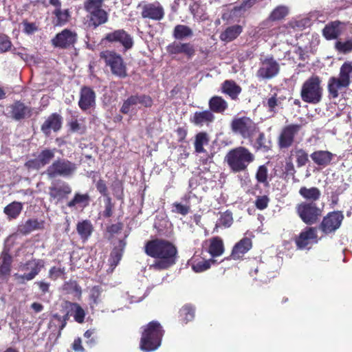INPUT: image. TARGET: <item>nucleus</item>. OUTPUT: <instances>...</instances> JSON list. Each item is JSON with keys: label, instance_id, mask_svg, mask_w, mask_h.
<instances>
[{"label": "nucleus", "instance_id": "obj_35", "mask_svg": "<svg viewBox=\"0 0 352 352\" xmlns=\"http://www.w3.org/2000/svg\"><path fill=\"white\" fill-rule=\"evenodd\" d=\"M208 252L214 258L220 256L224 252L225 248L223 239L220 236H214L210 240Z\"/></svg>", "mask_w": 352, "mask_h": 352}, {"label": "nucleus", "instance_id": "obj_25", "mask_svg": "<svg viewBox=\"0 0 352 352\" xmlns=\"http://www.w3.org/2000/svg\"><path fill=\"white\" fill-rule=\"evenodd\" d=\"M80 109L85 111L96 104V93L92 88L88 86H82L80 91L78 100Z\"/></svg>", "mask_w": 352, "mask_h": 352}, {"label": "nucleus", "instance_id": "obj_19", "mask_svg": "<svg viewBox=\"0 0 352 352\" xmlns=\"http://www.w3.org/2000/svg\"><path fill=\"white\" fill-rule=\"evenodd\" d=\"M252 247L253 243L252 239L244 236L234 244L230 256L225 258V259L242 261L244 259L245 254L248 253Z\"/></svg>", "mask_w": 352, "mask_h": 352}, {"label": "nucleus", "instance_id": "obj_43", "mask_svg": "<svg viewBox=\"0 0 352 352\" xmlns=\"http://www.w3.org/2000/svg\"><path fill=\"white\" fill-rule=\"evenodd\" d=\"M209 141V135L206 132L201 131L197 133L194 142L195 153H201L206 152V149L204 148V146L208 144Z\"/></svg>", "mask_w": 352, "mask_h": 352}, {"label": "nucleus", "instance_id": "obj_5", "mask_svg": "<svg viewBox=\"0 0 352 352\" xmlns=\"http://www.w3.org/2000/svg\"><path fill=\"white\" fill-rule=\"evenodd\" d=\"M77 168L78 166L75 162L66 158L58 157L47 166L45 174L50 179L58 177L70 178L76 173Z\"/></svg>", "mask_w": 352, "mask_h": 352}, {"label": "nucleus", "instance_id": "obj_61", "mask_svg": "<svg viewBox=\"0 0 352 352\" xmlns=\"http://www.w3.org/2000/svg\"><path fill=\"white\" fill-rule=\"evenodd\" d=\"M270 202V198L267 195L258 196L254 202L256 208L260 210H263L267 208Z\"/></svg>", "mask_w": 352, "mask_h": 352}, {"label": "nucleus", "instance_id": "obj_31", "mask_svg": "<svg viewBox=\"0 0 352 352\" xmlns=\"http://www.w3.org/2000/svg\"><path fill=\"white\" fill-rule=\"evenodd\" d=\"M310 157L316 164L325 167L330 164L334 155L328 151H316L312 153Z\"/></svg>", "mask_w": 352, "mask_h": 352}, {"label": "nucleus", "instance_id": "obj_15", "mask_svg": "<svg viewBox=\"0 0 352 352\" xmlns=\"http://www.w3.org/2000/svg\"><path fill=\"white\" fill-rule=\"evenodd\" d=\"M343 219L344 215L341 211L330 212L323 217L318 229L324 234L333 233L340 227Z\"/></svg>", "mask_w": 352, "mask_h": 352}, {"label": "nucleus", "instance_id": "obj_63", "mask_svg": "<svg viewBox=\"0 0 352 352\" xmlns=\"http://www.w3.org/2000/svg\"><path fill=\"white\" fill-rule=\"evenodd\" d=\"M96 188L98 192L104 197V198H107L109 196L108 187L107 186V183L104 179H100L96 184Z\"/></svg>", "mask_w": 352, "mask_h": 352}, {"label": "nucleus", "instance_id": "obj_6", "mask_svg": "<svg viewBox=\"0 0 352 352\" xmlns=\"http://www.w3.org/2000/svg\"><path fill=\"white\" fill-rule=\"evenodd\" d=\"M321 82V78L317 75H312L304 82L300 96L305 102L316 104L321 101L323 91Z\"/></svg>", "mask_w": 352, "mask_h": 352}, {"label": "nucleus", "instance_id": "obj_27", "mask_svg": "<svg viewBox=\"0 0 352 352\" xmlns=\"http://www.w3.org/2000/svg\"><path fill=\"white\" fill-rule=\"evenodd\" d=\"M62 117L57 113L50 115L41 126V131L46 135L50 134L51 130L58 131L62 127Z\"/></svg>", "mask_w": 352, "mask_h": 352}, {"label": "nucleus", "instance_id": "obj_8", "mask_svg": "<svg viewBox=\"0 0 352 352\" xmlns=\"http://www.w3.org/2000/svg\"><path fill=\"white\" fill-rule=\"evenodd\" d=\"M100 58L110 67L113 75L121 79L128 76L126 65L120 54L113 50H104L100 53Z\"/></svg>", "mask_w": 352, "mask_h": 352}, {"label": "nucleus", "instance_id": "obj_41", "mask_svg": "<svg viewBox=\"0 0 352 352\" xmlns=\"http://www.w3.org/2000/svg\"><path fill=\"white\" fill-rule=\"evenodd\" d=\"M23 210V204L19 201H12L3 208V212L9 219H16Z\"/></svg>", "mask_w": 352, "mask_h": 352}, {"label": "nucleus", "instance_id": "obj_32", "mask_svg": "<svg viewBox=\"0 0 352 352\" xmlns=\"http://www.w3.org/2000/svg\"><path fill=\"white\" fill-rule=\"evenodd\" d=\"M243 27L240 25H233L227 27L219 36L221 41L230 43L235 40L243 32Z\"/></svg>", "mask_w": 352, "mask_h": 352}, {"label": "nucleus", "instance_id": "obj_40", "mask_svg": "<svg viewBox=\"0 0 352 352\" xmlns=\"http://www.w3.org/2000/svg\"><path fill=\"white\" fill-rule=\"evenodd\" d=\"M298 192L307 201L316 202L320 199L321 195L320 190L316 187L308 188L305 186H302Z\"/></svg>", "mask_w": 352, "mask_h": 352}, {"label": "nucleus", "instance_id": "obj_64", "mask_svg": "<svg viewBox=\"0 0 352 352\" xmlns=\"http://www.w3.org/2000/svg\"><path fill=\"white\" fill-rule=\"evenodd\" d=\"M138 104L143 105L145 107H151L153 104V100L152 98L148 95L141 94L138 95Z\"/></svg>", "mask_w": 352, "mask_h": 352}, {"label": "nucleus", "instance_id": "obj_58", "mask_svg": "<svg viewBox=\"0 0 352 352\" xmlns=\"http://www.w3.org/2000/svg\"><path fill=\"white\" fill-rule=\"evenodd\" d=\"M258 1V0H242L239 6L233 8L232 12L246 11L252 8Z\"/></svg>", "mask_w": 352, "mask_h": 352}, {"label": "nucleus", "instance_id": "obj_46", "mask_svg": "<svg viewBox=\"0 0 352 352\" xmlns=\"http://www.w3.org/2000/svg\"><path fill=\"white\" fill-rule=\"evenodd\" d=\"M71 316L69 309H67L66 314L64 316H60L58 314H55L52 316V318L49 323V327L52 328L53 326H58L59 334L60 331L65 328L67 324V321L69 319V316Z\"/></svg>", "mask_w": 352, "mask_h": 352}, {"label": "nucleus", "instance_id": "obj_26", "mask_svg": "<svg viewBox=\"0 0 352 352\" xmlns=\"http://www.w3.org/2000/svg\"><path fill=\"white\" fill-rule=\"evenodd\" d=\"M13 258L9 250H3L0 254V280H8L12 271Z\"/></svg>", "mask_w": 352, "mask_h": 352}, {"label": "nucleus", "instance_id": "obj_42", "mask_svg": "<svg viewBox=\"0 0 352 352\" xmlns=\"http://www.w3.org/2000/svg\"><path fill=\"white\" fill-rule=\"evenodd\" d=\"M90 201V197L88 193L81 194L80 192H76L74 197L67 203V206L73 208L77 205H79L83 208L87 206Z\"/></svg>", "mask_w": 352, "mask_h": 352}, {"label": "nucleus", "instance_id": "obj_49", "mask_svg": "<svg viewBox=\"0 0 352 352\" xmlns=\"http://www.w3.org/2000/svg\"><path fill=\"white\" fill-rule=\"evenodd\" d=\"M288 14V9L283 6L276 7L270 13L268 20L270 21H276L283 19Z\"/></svg>", "mask_w": 352, "mask_h": 352}, {"label": "nucleus", "instance_id": "obj_34", "mask_svg": "<svg viewBox=\"0 0 352 352\" xmlns=\"http://www.w3.org/2000/svg\"><path fill=\"white\" fill-rule=\"evenodd\" d=\"M65 308L67 309H69L71 316L74 317V319L76 322L80 324L84 322L86 314L85 310L78 303L66 301Z\"/></svg>", "mask_w": 352, "mask_h": 352}, {"label": "nucleus", "instance_id": "obj_56", "mask_svg": "<svg viewBox=\"0 0 352 352\" xmlns=\"http://www.w3.org/2000/svg\"><path fill=\"white\" fill-rule=\"evenodd\" d=\"M104 210L102 212V216L104 218H109L113 215L114 204L111 197L104 198Z\"/></svg>", "mask_w": 352, "mask_h": 352}, {"label": "nucleus", "instance_id": "obj_54", "mask_svg": "<svg viewBox=\"0 0 352 352\" xmlns=\"http://www.w3.org/2000/svg\"><path fill=\"white\" fill-rule=\"evenodd\" d=\"M336 50L342 54H349L352 52V39L346 41H338L335 43Z\"/></svg>", "mask_w": 352, "mask_h": 352}, {"label": "nucleus", "instance_id": "obj_16", "mask_svg": "<svg viewBox=\"0 0 352 352\" xmlns=\"http://www.w3.org/2000/svg\"><path fill=\"white\" fill-rule=\"evenodd\" d=\"M72 188L66 182L58 179L53 182L49 187V196L51 201H61L68 198Z\"/></svg>", "mask_w": 352, "mask_h": 352}, {"label": "nucleus", "instance_id": "obj_20", "mask_svg": "<svg viewBox=\"0 0 352 352\" xmlns=\"http://www.w3.org/2000/svg\"><path fill=\"white\" fill-rule=\"evenodd\" d=\"M103 41L109 43H120L126 50L131 49L133 45L132 36L122 29L114 30L107 33Z\"/></svg>", "mask_w": 352, "mask_h": 352}, {"label": "nucleus", "instance_id": "obj_55", "mask_svg": "<svg viewBox=\"0 0 352 352\" xmlns=\"http://www.w3.org/2000/svg\"><path fill=\"white\" fill-rule=\"evenodd\" d=\"M104 0H85L83 3L84 9L87 12L98 10L102 8Z\"/></svg>", "mask_w": 352, "mask_h": 352}, {"label": "nucleus", "instance_id": "obj_29", "mask_svg": "<svg viewBox=\"0 0 352 352\" xmlns=\"http://www.w3.org/2000/svg\"><path fill=\"white\" fill-rule=\"evenodd\" d=\"M45 221L37 219H29L25 223L19 226L18 231L23 235H27L34 230H43Z\"/></svg>", "mask_w": 352, "mask_h": 352}, {"label": "nucleus", "instance_id": "obj_21", "mask_svg": "<svg viewBox=\"0 0 352 352\" xmlns=\"http://www.w3.org/2000/svg\"><path fill=\"white\" fill-rule=\"evenodd\" d=\"M166 52L170 55L184 54L190 59L195 55L196 50L195 45L189 42L173 41L167 45Z\"/></svg>", "mask_w": 352, "mask_h": 352}, {"label": "nucleus", "instance_id": "obj_11", "mask_svg": "<svg viewBox=\"0 0 352 352\" xmlns=\"http://www.w3.org/2000/svg\"><path fill=\"white\" fill-rule=\"evenodd\" d=\"M138 8L140 10L142 19L144 20L160 21L164 19L165 9L158 1H143L138 5Z\"/></svg>", "mask_w": 352, "mask_h": 352}, {"label": "nucleus", "instance_id": "obj_22", "mask_svg": "<svg viewBox=\"0 0 352 352\" xmlns=\"http://www.w3.org/2000/svg\"><path fill=\"white\" fill-rule=\"evenodd\" d=\"M255 138L249 140L255 152L268 153L272 148V141L270 135H266L265 132L261 131L256 133Z\"/></svg>", "mask_w": 352, "mask_h": 352}, {"label": "nucleus", "instance_id": "obj_30", "mask_svg": "<svg viewBox=\"0 0 352 352\" xmlns=\"http://www.w3.org/2000/svg\"><path fill=\"white\" fill-rule=\"evenodd\" d=\"M126 242L125 239H120L118 245L114 247L110 253L109 263L112 269H114L120 263L122 259Z\"/></svg>", "mask_w": 352, "mask_h": 352}, {"label": "nucleus", "instance_id": "obj_57", "mask_svg": "<svg viewBox=\"0 0 352 352\" xmlns=\"http://www.w3.org/2000/svg\"><path fill=\"white\" fill-rule=\"evenodd\" d=\"M65 274V267H56L55 266H53L49 270L48 277L52 280H56L58 278H60L62 276H64Z\"/></svg>", "mask_w": 352, "mask_h": 352}, {"label": "nucleus", "instance_id": "obj_62", "mask_svg": "<svg viewBox=\"0 0 352 352\" xmlns=\"http://www.w3.org/2000/svg\"><path fill=\"white\" fill-rule=\"evenodd\" d=\"M280 101L277 98V94H274L271 97L267 99L266 103L263 102L264 106H266L270 112H275V108L278 105Z\"/></svg>", "mask_w": 352, "mask_h": 352}, {"label": "nucleus", "instance_id": "obj_52", "mask_svg": "<svg viewBox=\"0 0 352 352\" xmlns=\"http://www.w3.org/2000/svg\"><path fill=\"white\" fill-rule=\"evenodd\" d=\"M220 217L219 219V224L224 228H230L233 223L232 212L227 210L223 212H220Z\"/></svg>", "mask_w": 352, "mask_h": 352}, {"label": "nucleus", "instance_id": "obj_47", "mask_svg": "<svg viewBox=\"0 0 352 352\" xmlns=\"http://www.w3.org/2000/svg\"><path fill=\"white\" fill-rule=\"evenodd\" d=\"M52 14L55 16L56 19L54 21L55 25H63L66 24L70 18V12L69 9L61 10L55 9Z\"/></svg>", "mask_w": 352, "mask_h": 352}, {"label": "nucleus", "instance_id": "obj_51", "mask_svg": "<svg viewBox=\"0 0 352 352\" xmlns=\"http://www.w3.org/2000/svg\"><path fill=\"white\" fill-rule=\"evenodd\" d=\"M291 153L296 156L298 167L305 166L309 161L308 154L302 148H295L291 151Z\"/></svg>", "mask_w": 352, "mask_h": 352}, {"label": "nucleus", "instance_id": "obj_28", "mask_svg": "<svg viewBox=\"0 0 352 352\" xmlns=\"http://www.w3.org/2000/svg\"><path fill=\"white\" fill-rule=\"evenodd\" d=\"M214 115L209 110L195 111L190 118V122L197 126H208L214 122Z\"/></svg>", "mask_w": 352, "mask_h": 352}, {"label": "nucleus", "instance_id": "obj_4", "mask_svg": "<svg viewBox=\"0 0 352 352\" xmlns=\"http://www.w3.org/2000/svg\"><path fill=\"white\" fill-rule=\"evenodd\" d=\"M352 78V61H345L340 68L339 76H331L327 83L329 97L337 98L339 91L349 87Z\"/></svg>", "mask_w": 352, "mask_h": 352}, {"label": "nucleus", "instance_id": "obj_44", "mask_svg": "<svg viewBox=\"0 0 352 352\" xmlns=\"http://www.w3.org/2000/svg\"><path fill=\"white\" fill-rule=\"evenodd\" d=\"M193 35L192 30L186 25H177L175 26L173 36L178 41L183 40L186 38L192 37Z\"/></svg>", "mask_w": 352, "mask_h": 352}, {"label": "nucleus", "instance_id": "obj_37", "mask_svg": "<svg viewBox=\"0 0 352 352\" xmlns=\"http://www.w3.org/2000/svg\"><path fill=\"white\" fill-rule=\"evenodd\" d=\"M208 107L212 113H223L228 109V104L221 96H214L209 100Z\"/></svg>", "mask_w": 352, "mask_h": 352}, {"label": "nucleus", "instance_id": "obj_50", "mask_svg": "<svg viewBox=\"0 0 352 352\" xmlns=\"http://www.w3.org/2000/svg\"><path fill=\"white\" fill-rule=\"evenodd\" d=\"M255 177L258 183L263 184L265 186H267L269 185L267 179L268 168L265 164L261 165L258 167Z\"/></svg>", "mask_w": 352, "mask_h": 352}, {"label": "nucleus", "instance_id": "obj_3", "mask_svg": "<svg viewBox=\"0 0 352 352\" xmlns=\"http://www.w3.org/2000/svg\"><path fill=\"white\" fill-rule=\"evenodd\" d=\"M254 160V155L248 148L239 146L227 153L224 162L232 173H237L245 171Z\"/></svg>", "mask_w": 352, "mask_h": 352}, {"label": "nucleus", "instance_id": "obj_14", "mask_svg": "<svg viewBox=\"0 0 352 352\" xmlns=\"http://www.w3.org/2000/svg\"><path fill=\"white\" fill-rule=\"evenodd\" d=\"M294 242L298 250L309 249L311 245L318 242L317 228L312 226L305 227L295 236Z\"/></svg>", "mask_w": 352, "mask_h": 352}, {"label": "nucleus", "instance_id": "obj_1", "mask_svg": "<svg viewBox=\"0 0 352 352\" xmlns=\"http://www.w3.org/2000/svg\"><path fill=\"white\" fill-rule=\"evenodd\" d=\"M144 253L155 259L150 269L162 271L169 269L176 264L178 250L176 245L168 240L155 238L146 241Z\"/></svg>", "mask_w": 352, "mask_h": 352}, {"label": "nucleus", "instance_id": "obj_33", "mask_svg": "<svg viewBox=\"0 0 352 352\" xmlns=\"http://www.w3.org/2000/svg\"><path fill=\"white\" fill-rule=\"evenodd\" d=\"M89 14V23L94 28H97L108 21V13L102 8L88 12Z\"/></svg>", "mask_w": 352, "mask_h": 352}, {"label": "nucleus", "instance_id": "obj_48", "mask_svg": "<svg viewBox=\"0 0 352 352\" xmlns=\"http://www.w3.org/2000/svg\"><path fill=\"white\" fill-rule=\"evenodd\" d=\"M179 320L182 324H187L195 318V309L190 305L183 306L179 311Z\"/></svg>", "mask_w": 352, "mask_h": 352}, {"label": "nucleus", "instance_id": "obj_17", "mask_svg": "<svg viewBox=\"0 0 352 352\" xmlns=\"http://www.w3.org/2000/svg\"><path fill=\"white\" fill-rule=\"evenodd\" d=\"M300 124H291L285 126L282 129L278 138V145L280 149L287 148L292 146L295 136L301 129Z\"/></svg>", "mask_w": 352, "mask_h": 352}, {"label": "nucleus", "instance_id": "obj_12", "mask_svg": "<svg viewBox=\"0 0 352 352\" xmlns=\"http://www.w3.org/2000/svg\"><path fill=\"white\" fill-rule=\"evenodd\" d=\"M56 148H45L38 152L37 155L33 154L34 158L30 159L24 164V167L28 171L39 170L40 169L50 165L54 161Z\"/></svg>", "mask_w": 352, "mask_h": 352}, {"label": "nucleus", "instance_id": "obj_10", "mask_svg": "<svg viewBox=\"0 0 352 352\" xmlns=\"http://www.w3.org/2000/svg\"><path fill=\"white\" fill-rule=\"evenodd\" d=\"M45 266V261L43 259L32 258L25 263H21L19 265V270L22 272H28L23 274L15 273L14 276L16 280L21 284H25L28 281H30L38 275L41 270Z\"/></svg>", "mask_w": 352, "mask_h": 352}, {"label": "nucleus", "instance_id": "obj_53", "mask_svg": "<svg viewBox=\"0 0 352 352\" xmlns=\"http://www.w3.org/2000/svg\"><path fill=\"white\" fill-rule=\"evenodd\" d=\"M138 104V94L132 95L124 101L120 109V112L124 114H128L131 111V107Z\"/></svg>", "mask_w": 352, "mask_h": 352}, {"label": "nucleus", "instance_id": "obj_45", "mask_svg": "<svg viewBox=\"0 0 352 352\" xmlns=\"http://www.w3.org/2000/svg\"><path fill=\"white\" fill-rule=\"evenodd\" d=\"M217 263L214 258H210L205 260L204 258L197 259L193 261L192 264V269L197 273L203 272L210 268L212 265Z\"/></svg>", "mask_w": 352, "mask_h": 352}, {"label": "nucleus", "instance_id": "obj_38", "mask_svg": "<svg viewBox=\"0 0 352 352\" xmlns=\"http://www.w3.org/2000/svg\"><path fill=\"white\" fill-rule=\"evenodd\" d=\"M76 231L80 239L87 241L94 232V226L90 220L85 219L79 221L76 225Z\"/></svg>", "mask_w": 352, "mask_h": 352}, {"label": "nucleus", "instance_id": "obj_18", "mask_svg": "<svg viewBox=\"0 0 352 352\" xmlns=\"http://www.w3.org/2000/svg\"><path fill=\"white\" fill-rule=\"evenodd\" d=\"M77 41V34L69 29H64L51 40L55 48L68 49L73 47Z\"/></svg>", "mask_w": 352, "mask_h": 352}, {"label": "nucleus", "instance_id": "obj_24", "mask_svg": "<svg viewBox=\"0 0 352 352\" xmlns=\"http://www.w3.org/2000/svg\"><path fill=\"white\" fill-rule=\"evenodd\" d=\"M346 23L336 20L329 22L322 29V36L328 41L337 39L343 32Z\"/></svg>", "mask_w": 352, "mask_h": 352}, {"label": "nucleus", "instance_id": "obj_60", "mask_svg": "<svg viewBox=\"0 0 352 352\" xmlns=\"http://www.w3.org/2000/svg\"><path fill=\"white\" fill-rule=\"evenodd\" d=\"M22 25L23 26V32L28 35L33 34L38 31V26L36 23H30L28 20H23Z\"/></svg>", "mask_w": 352, "mask_h": 352}, {"label": "nucleus", "instance_id": "obj_9", "mask_svg": "<svg viewBox=\"0 0 352 352\" xmlns=\"http://www.w3.org/2000/svg\"><path fill=\"white\" fill-rule=\"evenodd\" d=\"M300 219L307 226L318 223L322 217V210L314 201H302L296 207Z\"/></svg>", "mask_w": 352, "mask_h": 352}, {"label": "nucleus", "instance_id": "obj_59", "mask_svg": "<svg viewBox=\"0 0 352 352\" xmlns=\"http://www.w3.org/2000/svg\"><path fill=\"white\" fill-rule=\"evenodd\" d=\"M12 42L9 36L5 34L0 35V53H4L11 50Z\"/></svg>", "mask_w": 352, "mask_h": 352}, {"label": "nucleus", "instance_id": "obj_2", "mask_svg": "<svg viewBox=\"0 0 352 352\" xmlns=\"http://www.w3.org/2000/svg\"><path fill=\"white\" fill-rule=\"evenodd\" d=\"M142 332L140 341V349L145 352L156 350L161 345L164 334L161 324L153 320L142 327Z\"/></svg>", "mask_w": 352, "mask_h": 352}, {"label": "nucleus", "instance_id": "obj_23", "mask_svg": "<svg viewBox=\"0 0 352 352\" xmlns=\"http://www.w3.org/2000/svg\"><path fill=\"white\" fill-rule=\"evenodd\" d=\"M10 117L16 121L28 119L32 116L33 109L24 102L16 100L10 105Z\"/></svg>", "mask_w": 352, "mask_h": 352}, {"label": "nucleus", "instance_id": "obj_7", "mask_svg": "<svg viewBox=\"0 0 352 352\" xmlns=\"http://www.w3.org/2000/svg\"><path fill=\"white\" fill-rule=\"evenodd\" d=\"M230 129L234 134L248 140L259 132L258 124L248 116L234 118L230 122Z\"/></svg>", "mask_w": 352, "mask_h": 352}, {"label": "nucleus", "instance_id": "obj_39", "mask_svg": "<svg viewBox=\"0 0 352 352\" xmlns=\"http://www.w3.org/2000/svg\"><path fill=\"white\" fill-rule=\"evenodd\" d=\"M222 91L228 95L231 99L236 100L241 94L242 89L234 80H226L222 84Z\"/></svg>", "mask_w": 352, "mask_h": 352}, {"label": "nucleus", "instance_id": "obj_36", "mask_svg": "<svg viewBox=\"0 0 352 352\" xmlns=\"http://www.w3.org/2000/svg\"><path fill=\"white\" fill-rule=\"evenodd\" d=\"M305 28V21L304 20H291L280 27V32L285 34L292 35L294 33L303 30Z\"/></svg>", "mask_w": 352, "mask_h": 352}, {"label": "nucleus", "instance_id": "obj_13", "mask_svg": "<svg viewBox=\"0 0 352 352\" xmlns=\"http://www.w3.org/2000/svg\"><path fill=\"white\" fill-rule=\"evenodd\" d=\"M280 67L273 56L261 59L260 67L256 72V77L262 80L272 79L280 73Z\"/></svg>", "mask_w": 352, "mask_h": 352}]
</instances>
